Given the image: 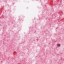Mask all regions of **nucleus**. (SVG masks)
I'll return each mask as SVG.
<instances>
[{
    "mask_svg": "<svg viewBox=\"0 0 64 64\" xmlns=\"http://www.w3.org/2000/svg\"><path fill=\"white\" fill-rule=\"evenodd\" d=\"M58 47H60V44H58Z\"/></svg>",
    "mask_w": 64,
    "mask_h": 64,
    "instance_id": "obj_1",
    "label": "nucleus"
}]
</instances>
